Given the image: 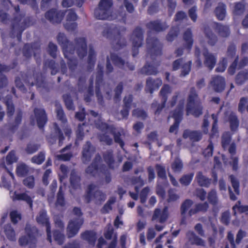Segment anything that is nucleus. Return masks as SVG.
I'll return each mask as SVG.
<instances>
[{
  "label": "nucleus",
  "mask_w": 248,
  "mask_h": 248,
  "mask_svg": "<svg viewBox=\"0 0 248 248\" xmlns=\"http://www.w3.org/2000/svg\"><path fill=\"white\" fill-rule=\"evenodd\" d=\"M124 103L125 107L126 108L122 110L121 114L122 115L123 118H125L127 117L128 115V111L127 108L129 107V105L131 102L132 101V96L131 95H129L128 97H125L124 98Z\"/></svg>",
  "instance_id": "c9c22d12"
},
{
  "label": "nucleus",
  "mask_w": 248,
  "mask_h": 248,
  "mask_svg": "<svg viewBox=\"0 0 248 248\" xmlns=\"http://www.w3.org/2000/svg\"><path fill=\"white\" fill-rule=\"evenodd\" d=\"M87 125H85L84 124H83L82 125H78V131L77 132V138L78 139H81L83 137L84 132L83 130L86 129L87 131H88V128H87Z\"/></svg>",
  "instance_id": "864d4df0"
},
{
  "label": "nucleus",
  "mask_w": 248,
  "mask_h": 248,
  "mask_svg": "<svg viewBox=\"0 0 248 248\" xmlns=\"http://www.w3.org/2000/svg\"><path fill=\"white\" fill-rule=\"evenodd\" d=\"M142 72L148 75L155 74L157 73L156 68L153 65H145L142 68Z\"/></svg>",
  "instance_id": "c03bdc74"
},
{
  "label": "nucleus",
  "mask_w": 248,
  "mask_h": 248,
  "mask_svg": "<svg viewBox=\"0 0 248 248\" xmlns=\"http://www.w3.org/2000/svg\"><path fill=\"white\" fill-rule=\"evenodd\" d=\"M216 30L219 34L222 37H226L229 34V30L227 26L217 24Z\"/></svg>",
  "instance_id": "c756f323"
},
{
  "label": "nucleus",
  "mask_w": 248,
  "mask_h": 248,
  "mask_svg": "<svg viewBox=\"0 0 248 248\" xmlns=\"http://www.w3.org/2000/svg\"><path fill=\"white\" fill-rule=\"evenodd\" d=\"M202 108L195 90L192 89L189 94L186 106L187 114L198 117L202 114Z\"/></svg>",
  "instance_id": "f03ea898"
},
{
  "label": "nucleus",
  "mask_w": 248,
  "mask_h": 248,
  "mask_svg": "<svg viewBox=\"0 0 248 248\" xmlns=\"http://www.w3.org/2000/svg\"><path fill=\"white\" fill-rule=\"evenodd\" d=\"M213 146L212 143H210L208 147L203 151V155L206 157H210L212 155Z\"/></svg>",
  "instance_id": "052dcab7"
},
{
  "label": "nucleus",
  "mask_w": 248,
  "mask_h": 248,
  "mask_svg": "<svg viewBox=\"0 0 248 248\" xmlns=\"http://www.w3.org/2000/svg\"><path fill=\"white\" fill-rule=\"evenodd\" d=\"M146 83V90L152 93L154 90L158 89V88L162 85V82L159 79L153 80L152 79L149 78L147 80Z\"/></svg>",
  "instance_id": "6ab92c4d"
},
{
  "label": "nucleus",
  "mask_w": 248,
  "mask_h": 248,
  "mask_svg": "<svg viewBox=\"0 0 248 248\" xmlns=\"http://www.w3.org/2000/svg\"><path fill=\"white\" fill-rule=\"evenodd\" d=\"M203 55L204 56L205 60L204 63L209 69H212L216 62L215 57L211 54L208 53L207 50H204Z\"/></svg>",
  "instance_id": "412c9836"
},
{
  "label": "nucleus",
  "mask_w": 248,
  "mask_h": 248,
  "mask_svg": "<svg viewBox=\"0 0 248 248\" xmlns=\"http://www.w3.org/2000/svg\"><path fill=\"white\" fill-rule=\"evenodd\" d=\"M184 39L186 43L187 49H189L193 44V40L190 31L187 30L185 32Z\"/></svg>",
  "instance_id": "58836bf2"
},
{
  "label": "nucleus",
  "mask_w": 248,
  "mask_h": 248,
  "mask_svg": "<svg viewBox=\"0 0 248 248\" xmlns=\"http://www.w3.org/2000/svg\"><path fill=\"white\" fill-rule=\"evenodd\" d=\"M57 114L58 118L61 120L62 123H65L66 121L65 116L64 115L63 110L60 107H58L57 109Z\"/></svg>",
  "instance_id": "13d9d810"
},
{
  "label": "nucleus",
  "mask_w": 248,
  "mask_h": 248,
  "mask_svg": "<svg viewBox=\"0 0 248 248\" xmlns=\"http://www.w3.org/2000/svg\"><path fill=\"white\" fill-rule=\"evenodd\" d=\"M172 169L174 172H179L183 167V164L179 158H176L172 164Z\"/></svg>",
  "instance_id": "a18cd8bd"
},
{
  "label": "nucleus",
  "mask_w": 248,
  "mask_h": 248,
  "mask_svg": "<svg viewBox=\"0 0 248 248\" xmlns=\"http://www.w3.org/2000/svg\"><path fill=\"white\" fill-rule=\"evenodd\" d=\"M79 178L75 171H72L70 176L71 185L73 188H77L79 186Z\"/></svg>",
  "instance_id": "4c0bfd02"
},
{
  "label": "nucleus",
  "mask_w": 248,
  "mask_h": 248,
  "mask_svg": "<svg viewBox=\"0 0 248 248\" xmlns=\"http://www.w3.org/2000/svg\"><path fill=\"white\" fill-rule=\"evenodd\" d=\"M24 184L29 187H32L34 185V178L29 176L23 181Z\"/></svg>",
  "instance_id": "69168bd1"
},
{
  "label": "nucleus",
  "mask_w": 248,
  "mask_h": 248,
  "mask_svg": "<svg viewBox=\"0 0 248 248\" xmlns=\"http://www.w3.org/2000/svg\"><path fill=\"white\" fill-rule=\"evenodd\" d=\"M182 108L179 107L178 109L172 113L171 117L174 119L175 122L174 124L170 126V133L174 132L177 129L179 124L182 118Z\"/></svg>",
  "instance_id": "f3484780"
},
{
  "label": "nucleus",
  "mask_w": 248,
  "mask_h": 248,
  "mask_svg": "<svg viewBox=\"0 0 248 248\" xmlns=\"http://www.w3.org/2000/svg\"><path fill=\"white\" fill-rule=\"evenodd\" d=\"M115 202V198L111 197L109 199L107 203L104 206L102 211L103 213H108L112 209L111 205L113 204Z\"/></svg>",
  "instance_id": "37998d69"
},
{
  "label": "nucleus",
  "mask_w": 248,
  "mask_h": 248,
  "mask_svg": "<svg viewBox=\"0 0 248 248\" xmlns=\"http://www.w3.org/2000/svg\"><path fill=\"white\" fill-rule=\"evenodd\" d=\"M227 65V60L223 59L218 64L216 70L217 72H222L225 71Z\"/></svg>",
  "instance_id": "5fc2aeb1"
},
{
  "label": "nucleus",
  "mask_w": 248,
  "mask_h": 248,
  "mask_svg": "<svg viewBox=\"0 0 248 248\" xmlns=\"http://www.w3.org/2000/svg\"><path fill=\"white\" fill-rule=\"evenodd\" d=\"M208 200L213 204H215L217 202L216 192L215 191H211L208 194Z\"/></svg>",
  "instance_id": "bf43d9fd"
},
{
  "label": "nucleus",
  "mask_w": 248,
  "mask_h": 248,
  "mask_svg": "<svg viewBox=\"0 0 248 248\" xmlns=\"http://www.w3.org/2000/svg\"><path fill=\"white\" fill-rule=\"evenodd\" d=\"M110 60L113 63L119 66L120 67H125V66H127L130 70H132L134 69L133 65H129L127 63H126L125 65L124 62L117 55H111L110 57Z\"/></svg>",
  "instance_id": "393cba45"
},
{
  "label": "nucleus",
  "mask_w": 248,
  "mask_h": 248,
  "mask_svg": "<svg viewBox=\"0 0 248 248\" xmlns=\"http://www.w3.org/2000/svg\"><path fill=\"white\" fill-rule=\"evenodd\" d=\"M48 49L50 54L53 57H55L56 55L57 46L53 43H50L48 46Z\"/></svg>",
  "instance_id": "0e129e2a"
},
{
  "label": "nucleus",
  "mask_w": 248,
  "mask_h": 248,
  "mask_svg": "<svg viewBox=\"0 0 248 248\" xmlns=\"http://www.w3.org/2000/svg\"><path fill=\"white\" fill-rule=\"evenodd\" d=\"M6 104L7 107L8 115L9 116L12 115L14 111V108L12 102L10 100H7L6 101Z\"/></svg>",
  "instance_id": "e2e57ef3"
},
{
  "label": "nucleus",
  "mask_w": 248,
  "mask_h": 248,
  "mask_svg": "<svg viewBox=\"0 0 248 248\" xmlns=\"http://www.w3.org/2000/svg\"><path fill=\"white\" fill-rule=\"evenodd\" d=\"M244 9V5L243 3H237L234 7V13L235 15H239L243 12Z\"/></svg>",
  "instance_id": "6e6d98bb"
},
{
  "label": "nucleus",
  "mask_w": 248,
  "mask_h": 248,
  "mask_svg": "<svg viewBox=\"0 0 248 248\" xmlns=\"http://www.w3.org/2000/svg\"><path fill=\"white\" fill-rule=\"evenodd\" d=\"M90 114L93 117L92 121L95 122L97 120L98 121V122H95V124L96 126L98 128L101 129L103 132H104V133L102 136H100V140L105 142L108 145H110L112 142V140L110 137L114 135L113 128L108 126L107 124L105 123H103L101 122V120L100 119L99 116H98L95 112L91 111Z\"/></svg>",
  "instance_id": "f257e3e1"
},
{
  "label": "nucleus",
  "mask_w": 248,
  "mask_h": 248,
  "mask_svg": "<svg viewBox=\"0 0 248 248\" xmlns=\"http://www.w3.org/2000/svg\"><path fill=\"white\" fill-rule=\"evenodd\" d=\"M230 141V135L228 133L224 134L222 136V146L225 148Z\"/></svg>",
  "instance_id": "4d7b16f0"
},
{
  "label": "nucleus",
  "mask_w": 248,
  "mask_h": 248,
  "mask_svg": "<svg viewBox=\"0 0 248 248\" xmlns=\"http://www.w3.org/2000/svg\"><path fill=\"white\" fill-rule=\"evenodd\" d=\"M88 196L91 200L94 198L96 201H104L106 199L104 194L99 190H96V187L94 185H90L88 188Z\"/></svg>",
  "instance_id": "9d476101"
},
{
  "label": "nucleus",
  "mask_w": 248,
  "mask_h": 248,
  "mask_svg": "<svg viewBox=\"0 0 248 248\" xmlns=\"http://www.w3.org/2000/svg\"><path fill=\"white\" fill-rule=\"evenodd\" d=\"M111 0H101L99 7L94 11L95 16L99 19H110Z\"/></svg>",
  "instance_id": "7ed1b4c3"
},
{
  "label": "nucleus",
  "mask_w": 248,
  "mask_h": 248,
  "mask_svg": "<svg viewBox=\"0 0 248 248\" xmlns=\"http://www.w3.org/2000/svg\"><path fill=\"white\" fill-rule=\"evenodd\" d=\"M133 115L142 119H144L146 117V113L144 111L139 109L134 110Z\"/></svg>",
  "instance_id": "338daca9"
},
{
  "label": "nucleus",
  "mask_w": 248,
  "mask_h": 248,
  "mask_svg": "<svg viewBox=\"0 0 248 248\" xmlns=\"http://www.w3.org/2000/svg\"><path fill=\"white\" fill-rule=\"evenodd\" d=\"M100 160V156L96 157L94 161L87 169V173L94 176L96 173H98L99 171L102 172L104 170V167L103 165H100L99 167H97L98 165V163Z\"/></svg>",
  "instance_id": "dca6fc26"
},
{
  "label": "nucleus",
  "mask_w": 248,
  "mask_h": 248,
  "mask_svg": "<svg viewBox=\"0 0 248 248\" xmlns=\"http://www.w3.org/2000/svg\"><path fill=\"white\" fill-rule=\"evenodd\" d=\"M10 195L13 201L22 200L26 202L31 207L32 206V197L29 195L28 193H17L16 191L10 192Z\"/></svg>",
  "instance_id": "9b49d317"
},
{
  "label": "nucleus",
  "mask_w": 248,
  "mask_h": 248,
  "mask_svg": "<svg viewBox=\"0 0 248 248\" xmlns=\"http://www.w3.org/2000/svg\"><path fill=\"white\" fill-rule=\"evenodd\" d=\"M29 171L28 167L23 163L18 164L16 168V174L18 176H23L26 175Z\"/></svg>",
  "instance_id": "72a5a7b5"
},
{
  "label": "nucleus",
  "mask_w": 248,
  "mask_h": 248,
  "mask_svg": "<svg viewBox=\"0 0 248 248\" xmlns=\"http://www.w3.org/2000/svg\"><path fill=\"white\" fill-rule=\"evenodd\" d=\"M168 217V211L167 207L164 208L162 210L159 209H156L153 216L152 220L153 221L156 220L159 222L163 223L167 220Z\"/></svg>",
  "instance_id": "2eb2a0df"
},
{
  "label": "nucleus",
  "mask_w": 248,
  "mask_h": 248,
  "mask_svg": "<svg viewBox=\"0 0 248 248\" xmlns=\"http://www.w3.org/2000/svg\"><path fill=\"white\" fill-rule=\"evenodd\" d=\"M225 79L220 76L213 77L210 82V85L213 89L216 92L222 91L225 88Z\"/></svg>",
  "instance_id": "f8f14e48"
},
{
  "label": "nucleus",
  "mask_w": 248,
  "mask_h": 248,
  "mask_svg": "<svg viewBox=\"0 0 248 248\" xmlns=\"http://www.w3.org/2000/svg\"><path fill=\"white\" fill-rule=\"evenodd\" d=\"M193 204V202L189 200H186L181 206V213L182 214H185L191 207Z\"/></svg>",
  "instance_id": "49530a36"
},
{
  "label": "nucleus",
  "mask_w": 248,
  "mask_h": 248,
  "mask_svg": "<svg viewBox=\"0 0 248 248\" xmlns=\"http://www.w3.org/2000/svg\"><path fill=\"white\" fill-rule=\"evenodd\" d=\"M193 177V174L190 173L187 175H186L182 177L180 180V183L184 185H188L191 182Z\"/></svg>",
  "instance_id": "de8ad7c7"
},
{
  "label": "nucleus",
  "mask_w": 248,
  "mask_h": 248,
  "mask_svg": "<svg viewBox=\"0 0 248 248\" xmlns=\"http://www.w3.org/2000/svg\"><path fill=\"white\" fill-rule=\"evenodd\" d=\"M79 46H81V50H78V55L80 57H83L86 53V45L84 38L79 39V42H78Z\"/></svg>",
  "instance_id": "ea45409f"
},
{
  "label": "nucleus",
  "mask_w": 248,
  "mask_h": 248,
  "mask_svg": "<svg viewBox=\"0 0 248 248\" xmlns=\"http://www.w3.org/2000/svg\"><path fill=\"white\" fill-rule=\"evenodd\" d=\"M247 104V100L245 98L241 99L238 106V109L240 111L243 112L245 109V106Z\"/></svg>",
  "instance_id": "774afa93"
},
{
  "label": "nucleus",
  "mask_w": 248,
  "mask_h": 248,
  "mask_svg": "<svg viewBox=\"0 0 248 248\" xmlns=\"http://www.w3.org/2000/svg\"><path fill=\"white\" fill-rule=\"evenodd\" d=\"M63 16V13H57L55 10H51L46 14V17L52 23L60 22Z\"/></svg>",
  "instance_id": "a211bd4d"
},
{
  "label": "nucleus",
  "mask_w": 248,
  "mask_h": 248,
  "mask_svg": "<svg viewBox=\"0 0 248 248\" xmlns=\"http://www.w3.org/2000/svg\"><path fill=\"white\" fill-rule=\"evenodd\" d=\"M196 179L198 183L201 186H208L210 183L209 179L203 175L202 172H199L196 176Z\"/></svg>",
  "instance_id": "c85d7f7f"
},
{
  "label": "nucleus",
  "mask_w": 248,
  "mask_h": 248,
  "mask_svg": "<svg viewBox=\"0 0 248 248\" xmlns=\"http://www.w3.org/2000/svg\"><path fill=\"white\" fill-rule=\"evenodd\" d=\"M231 182L232 184V186L234 188V191L237 194H239V183L237 179L232 175L230 176Z\"/></svg>",
  "instance_id": "3c124183"
},
{
  "label": "nucleus",
  "mask_w": 248,
  "mask_h": 248,
  "mask_svg": "<svg viewBox=\"0 0 248 248\" xmlns=\"http://www.w3.org/2000/svg\"><path fill=\"white\" fill-rule=\"evenodd\" d=\"M4 232L8 238L12 241L16 240V234L14 230L10 225H7L4 228Z\"/></svg>",
  "instance_id": "e433bc0d"
},
{
  "label": "nucleus",
  "mask_w": 248,
  "mask_h": 248,
  "mask_svg": "<svg viewBox=\"0 0 248 248\" xmlns=\"http://www.w3.org/2000/svg\"><path fill=\"white\" fill-rule=\"evenodd\" d=\"M36 220L38 223L41 224L46 226L47 240L50 242H51L52 238L51 235L50 228L48 221V218L46 216V212L45 211H42L40 212L36 217Z\"/></svg>",
  "instance_id": "6e6552de"
},
{
  "label": "nucleus",
  "mask_w": 248,
  "mask_h": 248,
  "mask_svg": "<svg viewBox=\"0 0 248 248\" xmlns=\"http://www.w3.org/2000/svg\"><path fill=\"white\" fill-rule=\"evenodd\" d=\"M73 213L77 215L78 218L75 220H71L67 227V235L68 237H72L76 235L83 224V220L80 217L81 213L80 210L78 208H75Z\"/></svg>",
  "instance_id": "20e7f679"
},
{
  "label": "nucleus",
  "mask_w": 248,
  "mask_h": 248,
  "mask_svg": "<svg viewBox=\"0 0 248 248\" xmlns=\"http://www.w3.org/2000/svg\"><path fill=\"white\" fill-rule=\"evenodd\" d=\"M104 235L107 239L113 238V241L110 244L108 248H114L117 242V236L113 235V228L110 224L107 226V228L105 231Z\"/></svg>",
  "instance_id": "aec40b11"
},
{
  "label": "nucleus",
  "mask_w": 248,
  "mask_h": 248,
  "mask_svg": "<svg viewBox=\"0 0 248 248\" xmlns=\"http://www.w3.org/2000/svg\"><path fill=\"white\" fill-rule=\"evenodd\" d=\"M25 232L28 235V237L26 236L21 237L19 239V244L22 246L27 245H30L31 246V243L34 244L36 241V229L33 227L31 228L29 225H27L25 228Z\"/></svg>",
  "instance_id": "423d86ee"
},
{
  "label": "nucleus",
  "mask_w": 248,
  "mask_h": 248,
  "mask_svg": "<svg viewBox=\"0 0 248 248\" xmlns=\"http://www.w3.org/2000/svg\"><path fill=\"white\" fill-rule=\"evenodd\" d=\"M202 134L198 131H191L188 130H185L183 134L184 138H189L193 141H199L202 139Z\"/></svg>",
  "instance_id": "b1692460"
},
{
  "label": "nucleus",
  "mask_w": 248,
  "mask_h": 248,
  "mask_svg": "<svg viewBox=\"0 0 248 248\" xmlns=\"http://www.w3.org/2000/svg\"><path fill=\"white\" fill-rule=\"evenodd\" d=\"M248 79V71L245 70L240 72L236 78V82L238 84H242L246 80Z\"/></svg>",
  "instance_id": "473e14b6"
},
{
  "label": "nucleus",
  "mask_w": 248,
  "mask_h": 248,
  "mask_svg": "<svg viewBox=\"0 0 248 248\" xmlns=\"http://www.w3.org/2000/svg\"><path fill=\"white\" fill-rule=\"evenodd\" d=\"M237 210L240 212H245L248 211V205H242L241 203L239 202L237 204L233 207V210L234 213H236V210Z\"/></svg>",
  "instance_id": "8fccbe9b"
},
{
  "label": "nucleus",
  "mask_w": 248,
  "mask_h": 248,
  "mask_svg": "<svg viewBox=\"0 0 248 248\" xmlns=\"http://www.w3.org/2000/svg\"><path fill=\"white\" fill-rule=\"evenodd\" d=\"M45 158V154L41 152L36 155L34 156L31 158V162L38 165L41 164L44 161Z\"/></svg>",
  "instance_id": "a19ab883"
},
{
  "label": "nucleus",
  "mask_w": 248,
  "mask_h": 248,
  "mask_svg": "<svg viewBox=\"0 0 248 248\" xmlns=\"http://www.w3.org/2000/svg\"><path fill=\"white\" fill-rule=\"evenodd\" d=\"M208 208V204L206 202L197 205L196 207L190 209L188 212L189 216H192L198 211H206Z\"/></svg>",
  "instance_id": "2f4dec72"
},
{
  "label": "nucleus",
  "mask_w": 248,
  "mask_h": 248,
  "mask_svg": "<svg viewBox=\"0 0 248 248\" xmlns=\"http://www.w3.org/2000/svg\"><path fill=\"white\" fill-rule=\"evenodd\" d=\"M171 92V90L168 85H165L161 89L160 91V96L163 100V104H164L166 100L168 95ZM164 107V104H163L160 107H158L155 112V114L159 113L160 110Z\"/></svg>",
  "instance_id": "5701e85b"
},
{
  "label": "nucleus",
  "mask_w": 248,
  "mask_h": 248,
  "mask_svg": "<svg viewBox=\"0 0 248 248\" xmlns=\"http://www.w3.org/2000/svg\"><path fill=\"white\" fill-rule=\"evenodd\" d=\"M83 239L87 240L90 244L94 246L96 240V234L93 232L87 231L81 234Z\"/></svg>",
  "instance_id": "bb28decb"
},
{
  "label": "nucleus",
  "mask_w": 248,
  "mask_h": 248,
  "mask_svg": "<svg viewBox=\"0 0 248 248\" xmlns=\"http://www.w3.org/2000/svg\"><path fill=\"white\" fill-rule=\"evenodd\" d=\"M205 34L207 43L210 45H214L217 41V37L213 34L210 29L209 28L205 29Z\"/></svg>",
  "instance_id": "cd10ccee"
},
{
  "label": "nucleus",
  "mask_w": 248,
  "mask_h": 248,
  "mask_svg": "<svg viewBox=\"0 0 248 248\" xmlns=\"http://www.w3.org/2000/svg\"><path fill=\"white\" fill-rule=\"evenodd\" d=\"M229 119L230 122L231 128L232 130H235L238 126V122L236 116L231 112H228Z\"/></svg>",
  "instance_id": "f704fd0d"
},
{
  "label": "nucleus",
  "mask_w": 248,
  "mask_h": 248,
  "mask_svg": "<svg viewBox=\"0 0 248 248\" xmlns=\"http://www.w3.org/2000/svg\"><path fill=\"white\" fill-rule=\"evenodd\" d=\"M225 13V5L223 4H220L216 10V14L217 18L219 20L223 19Z\"/></svg>",
  "instance_id": "7c9ffc66"
},
{
  "label": "nucleus",
  "mask_w": 248,
  "mask_h": 248,
  "mask_svg": "<svg viewBox=\"0 0 248 248\" xmlns=\"http://www.w3.org/2000/svg\"><path fill=\"white\" fill-rule=\"evenodd\" d=\"M186 237L189 241L192 244L203 246L204 245V241L196 234L193 232H188L186 234Z\"/></svg>",
  "instance_id": "4be33fe9"
},
{
  "label": "nucleus",
  "mask_w": 248,
  "mask_h": 248,
  "mask_svg": "<svg viewBox=\"0 0 248 248\" xmlns=\"http://www.w3.org/2000/svg\"><path fill=\"white\" fill-rule=\"evenodd\" d=\"M53 238L58 244L62 245L63 242L64 237L59 231H55L53 232Z\"/></svg>",
  "instance_id": "79ce46f5"
},
{
  "label": "nucleus",
  "mask_w": 248,
  "mask_h": 248,
  "mask_svg": "<svg viewBox=\"0 0 248 248\" xmlns=\"http://www.w3.org/2000/svg\"><path fill=\"white\" fill-rule=\"evenodd\" d=\"M133 45V56H135L138 52L136 51L137 48L140 46L143 40L142 32L141 29H137L133 32L132 37Z\"/></svg>",
  "instance_id": "1a4fd4ad"
},
{
  "label": "nucleus",
  "mask_w": 248,
  "mask_h": 248,
  "mask_svg": "<svg viewBox=\"0 0 248 248\" xmlns=\"http://www.w3.org/2000/svg\"><path fill=\"white\" fill-rule=\"evenodd\" d=\"M58 41L59 44L62 45L63 49V51L65 57L66 58L69 62H68V64L69 67V68L71 70L73 69V65L74 66H76V61L75 59L73 58V57L71 56L72 53L71 52H68V45H67V40L64 34L63 33H59L58 36Z\"/></svg>",
  "instance_id": "39448f33"
},
{
  "label": "nucleus",
  "mask_w": 248,
  "mask_h": 248,
  "mask_svg": "<svg viewBox=\"0 0 248 248\" xmlns=\"http://www.w3.org/2000/svg\"><path fill=\"white\" fill-rule=\"evenodd\" d=\"M191 64V61H189L187 63H184L183 60L182 59H179L174 62L173 64V68L175 70H177L179 68V66L182 65L181 75L184 76L189 73L190 70Z\"/></svg>",
  "instance_id": "4468645a"
},
{
  "label": "nucleus",
  "mask_w": 248,
  "mask_h": 248,
  "mask_svg": "<svg viewBox=\"0 0 248 248\" xmlns=\"http://www.w3.org/2000/svg\"><path fill=\"white\" fill-rule=\"evenodd\" d=\"M34 118L39 128L44 126L46 122V117L45 111L43 109L35 108L34 109Z\"/></svg>",
  "instance_id": "ddd939ff"
},
{
  "label": "nucleus",
  "mask_w": 248,
  "mask_h": 248,
  "mask_svg": "<svg viewBox=\"0 0 248 248\" xmlns=\"http://www.w3.org/2000/svg\"><path fill=\"white\" fill-rule=\"evenodd\" d=\"M64 204V199L63 197V194L62 193V187H61L59 189V192L57 196V200L56 204L62 205Z\"/></svg>",
  "instance_id": "680f3d73"
},
{
  "label": "nucleus",
  "mask_w": 248,
  "mask_h": 248,
  "mask_svg": "<svg viewBox=\"0 0 248 248\" xmlns=\"http://www.w3.org/2000/svg\"><path fill=\"white\" fill-rule=\"evenodd\" d=\"M93 149L91 146V144L89 142H87L83 147V151L82 153L83 160L84 162L88 161L90 158Z\"/></svg>",
  "instance_id": "a878e982"
},
{
  "label": "nucleus",
  "mask_w": 248,
  "mask_h": 248,
  "mask_svg": "<svg viewBox=\"0 0 248 248\" xmlns=\"http://www.w3.org/2000/svg\"><path fill=\"white\" fill-rule=\"evenodd\" d=\"M6 163L7 164H11L17 161V158L14 152H11L7 155L6 158Z\"/></svg>",
  "instance_id": "603ef678"
},
{
  "label": "nucleus",
  "mask_w": 248,
  "mask_h": 248,
  "mask_svg": "<svg viewBox=\"0 0 248 248\" xmlns=\"http://www.w3.org/2000/svg\"><path fill=\"white\" fill-rule=\"evenodd\" d=\"M10 217L12 222L16 223L21 219V215L17 211L14 210L10 213Z\"/></svg>",
  "instance_id": "09e8293b"
},
{
  "label": "nucleus",
  "mask_w": 248,
  "mask_h": 248,
  "mask_svg": "<svg viewBox=\"0 0 248 248\" xmlns=\"http://www.w3.org/2000/svg\"><path fill=\"white\" fill-rule=\"evenodd\" d=\"M67 16L64 27L68 31H74L77 28V24L75 21L77 16L75 13L72 10L66 11Z\"/></svg>",
  "instance_id": "0eeeda50"
}]
</instances>
